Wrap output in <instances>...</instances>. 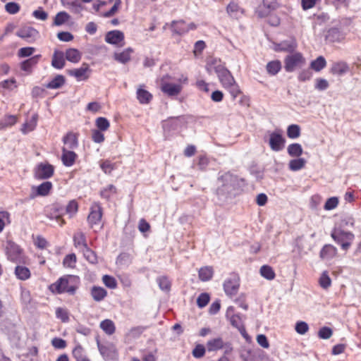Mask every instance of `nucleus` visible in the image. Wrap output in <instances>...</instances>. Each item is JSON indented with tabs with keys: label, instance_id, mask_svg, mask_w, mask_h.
<instances>
[{
	"label": "nucleus",
	"instance_id": "f257e3e1",
	"mask_svg": "<svg viewBox=\"0 0 361 361\" xmlns=\"http://www.w3.org/2000/svg\"><path fill=\"white\" fill-rule=\"evenodd\" d=\"M161 90L169 97L178 96L185 85L188 82L186 75L181 74L178 77L171 78L169 75H164L157 81Z\"/></svg>",
	"mask_w": 361,
	"mask_h": 361
},
{
	"label": "nucleus",
	"instance_id": "f03ea898",
	"mask_svg": "<svg viewBox=\"0 0 361 361\" xmlns=\"http://www.w3.org/2000/svg\"><path fill=\"white\" fill-rule=\"evenodd\" d=\"M207 71L209 73L214 72L224 88L231 85V83L235 81L231 72L219 59H211L207 62Z\"/></svg>",
	"mask_w": 361,
	"mask_h": 361
},
{
	"label": "nucleus",
	"instance_id": "7ed1b4c3",
	"mask_svg": "<svg viewBox=\"0 0 361 361\" xmlns=\"http://www.w3.org/2000/svg\"><path fill=\"white\" fill-rule=\"evenodd\" d=\"M78 279L73 276L61 278L49 286V290L54 293H68L73 294L78 286Z\"/></svg>",
	"mask_w": 361,
	"mask_h": 361
},
{
	"label": "nucleus",
	"instance_id": "20e7f679",
	"mask_svg": "<svg viewBox=\"0 0 361 361\" xmlns=\"http://www.w3.org/2000/svg\"><path fill=\"white\" fill-rule=\"evenodd\" d=\"M306 63V59L300 52H293L284 59V68L286 72L291 73L302 68Z\"/></svg>",
	"mask_w": 361,
	"mask_h": 361
},
{
	"label": "nucleus",
	"instance_id": "39448f33",
	"mask_svg": "<svg viewBox=\"0 0 361 361\" xmlns=\"http://www.w3.org/2000/svg\"><path fill=\"white\" fill-rule=\"evenodd\" d=\"M332 238L341 245L343 250H347L354 239V234L345 231L340 227H334L331 232Z\"/></svg>",
	"mask_w": 361,
	"mask_h": 361
},
{
	"label": "nucleus",
	"instance_id": "423d86ee",
	"mask_svg": "<svg viewBox=\"0 0 361 361\" xmlns=\"http://www.w3.org/2000/svg\"><path fill=\"white\" fill-rule=\"evenodd\" d=\"M97 347L100 355L104 361H118L119 354L116 345L111 342L101 343L97 342Z\"/></svg>",
	"mask_w": 361,
	"mask_h": 361
},
{
	"label": "nucleus",
	"instance_id": "0eeeda50",
	"mask_svg": "<svg viewBox=\"0 0 361 361\" xmlns=\"http://www.w3.org/2000/svg\"><path fill=\"white\" fill-rule=\"evenodd\" d=\"M53 189V184L50 181H44L38 185H33L30 189V196L34 199L37 197L48 196Z\"/></svg>",
	"mask_w": 361,
	"mask_h": 361
},
{
	"label": "nucleus",
	"instance_id": "6e6552de",
	"mask_svg": "<svg viewBox=\"0 0 361 361\" xmlns=\"http://www.w3.org/2000/svg\"><path fill=\"white\" fill-rule=\"evenodd\" d=\"M102 216V208L99 204H94L91 207L90 213L87 217L88 223L92 228H98L101 229L102 224H101Z\"/></svg>",
	"mask_w": 361,
	"mask_h": 361
},
{
	"label": "nucleus",
	"instance_id": "1a4fd4ad",
	"mask_svg": "<svg viewBox=\"0 0 361 361\" xmlns=\"http://www.w3.org/2000/svg\"><path fill=\"white\" fill-rule=\"evenodd\" d=\"M286 140L283 137L282 132L279 130L269 134V144L271 149L274 152H279L284 147Z\"/></svg>",
	"mask_w": 361,
	"mask_h": 361
},
{
	"label": "nucleus",
	"instance_id": "9d476101",
	"mask_svg": "<svg viewBox=\"0 0 361 361\" xmlns=\"http://www.w3.org/2000/svg\"><path fill=\"white\" fill-rule=\"evenodd\" d=\"M223 286L224 292L228 296L235 295L240 287L239 277L236 275L231 276L225 280Z\"/></svg>",
	"mask_w": 361,
	"mask_h": 361
},
{
	"label": "nucleus",
	"instance_id": "9b49d317",
	"mask_svg": "<svg viewBox=\"0 0 361 361\" xmlns=\"http://www.w3.org/2000/svg\"><path fill=\"white\" fill-rule=\"evenodd\" d=\"M54 166L48 163H40L37 165L34 171L35 177L37 179H47L54 174Z\"/></svg>",
	"mask_w": 361,
	"mask_h": 361
},
{
	"label": "nucleus",
	"instance_id": "f8f14e48",
	"mask_svg": "<svg viewBox=\"0 0 361 361\" xmlns=\"http://www.w3.org/2000/svg\"><path fill=\"white\" fill-rule=\"evenodd\" d=\"M172 30L178 35H183L190 30L197 29V25L192 22L186 23L183 20L174 21L171 24Z\"/></svg>",
	"mask_w": 361,
	"mask_h": 361
},
{
	"label": "nucleus",
	"instance_id": "ddd939ff",
	"mask_svg": "<svg viewBox=\"0 0 361 361\" xmlns=\"http://www.w3.org/2000/svg\"><path fill=\"white\" fill-rule=\"evenodd\" d=\"M105 41L115 46L123 47L125 44L124 34L120 30L109 31L105 35Z\"/></svg>",
	"mask_w": 361,
	"mask_h": 361
},
{
	"label": "nucleus",
	"instance_id": "4468645a",
	"mask_svg": "<svg viewBox=\"0 0 361 361\" xmlns=\"http://www.w3.org/2000/svg\"><path fill=\"white\" fill-rule=\"evenodd\" d=\"M16 35L30 42L35 41L39 37L38 31L30 26H23L18 30Z\"/></svg>",
	"mask_w": 361,
	"mask_h": 361
},
{
	"label": "nucleus",
	"instance_id": "2eb2a0df",
	"mask_svg": "<svg viewBox=\"0 0 361 361\" xmlns=\"http://www.w3.org/2000/svg\"><path fill=\"white\" fill-rule=\"evenodd\" d=\"M68 73L75 78L77 81H82L87 80L90 74V69L89 66L83 63L80 68H74L68 71Z\"/></svg>",
	"mask_w": 361,
	"mask_h": 361
},
{
	"label": "nucleus",
	"instance_id": "dca6fc26",
	"mask_svg": "<svg viewBox=\"0 0 361 361\" xmlns=\"http://www.w3.org/2000/svg\"><path fill=\"white\" fill-rule=\"evenodd\" d=\"M233 307H229L226 311V317L229 319L231 324L238 329L243 336L246 338L245 330L242 324L241 319L238 315L233 314Z\"/></svg>",
	"mask_w": 361,
	"mask_h": 361
},
{
	"label": "nucleus",
	"instance_id": "f3484780",
	"mask_svg": "<svg viewBox=\"0 0 361 361\" xmlns=\"http://www.w3.org/2000/svg\"><path fill=\"white\" fill-rule=\"evenodd\" d=\"M8 258L15 262L22 260L21 250L14 243H8L6 247Z\"/></svg>",
	"mask_w": 361,
	"mask_h": 361
},
{
	"label": "nucleus",
	"instance_id": "a211bd4d",
	"mask_svg": "<svg viewBox=\"0 0 361 361\" xmlns=\"http://www.w3.org/2000/svg\"><path fill=\"white\" fill-rule=\"evenodd\" d=\"M133 52L134 50L128 47L122 51H116L114 54V59L121 63H126L131 60Z\"/></svg>",
	"mask_w": 361,
	"mask_h": 361
},
{
	"label": "nucleus",
	"instance_id": "6ab92c4d",
	"mask_svg": "<svg viewBox=\"0 0 361 361\" xmlns=\"http://www.w3.org/2000/svg\"><path fill=\"white\" fill-rule=\"evenodd\" d=\"M349 71L348 65L343 61L335 62L331 65L330 73L336 76H342Z\"/></svg>",
	"mask_w": 361,
	"mask_h": 361
},
{
	"label": "nucleus",
	"instance_id": "aec40b11",
	"mask_svg": "<svg viewBox=\"0 0 361 361\" xmlns=\"http://www.w3.org/2000/svg\"><path fill=\"white\" fill-rule=\"evenodd\" d=\"M38 116L35 114L32 115L22 126L20 131L23 134H27L33 131L37 124Z\"/></svg>",
	"mask_w": 361,
	"mask_h": 361
},
{
	"label": "nucleus",
	"instance_id": "412c9836",
	"mask_svg": "<svg viewBox=\"0 0 361 361\" xmlns=\"http://www.w3.org/2000/svg\"><path fill=\"white\" fill-rule=\"evenodd\" d=\"M136 97L139 102L142 104H149L152 99V94L143 86H139L137 87Z\"/></svg>",
	"mask_w": 361,
	"mask_h": 361
},
{
	"label": "nucleus",
	"instance_id": "4be33fe9",
	"mask_svg": "<svg viewBox=\"0 0 361 361\" xmlns=\"http://www.w3.org/2000/svg\"><path fill=\"white\" fill-rule=\"evenodd\" d=\"M337 254V250L331 245H326L320 251L319 256L324 260H329L334 257Z\"/></svg>",
	"mask_w": 361,
	"mask_h": 361
},
{
	"label": "nucleus",
	"instance_id": "5701e85b",
	"mask_svg": "<svg viewBox=\"0 0 361 361\" xmlns=\"http://www.w3.org/2000/svg\"><path fill=\"white\" fill-rule=\"evenodd\" d=\"M100 329L108 336H111L116 332L115 323L109 319L102 320L99 324Z\"/></svg>",
	"mask_w": 361,
	"mask_h": 361
},
{
	"label": "nucleus",
	"instance_id": "b1692460",
	"mask_svg": "<svg viewBox=\"0 0 361 361\" xmlns=\"http://www.w3.org/2000/svg\"><path fill=\"white\" fill-rule=\"evenodd\" d=\"M62 151L63 154L61 159L63 164L66 166H71L73 165L77 157L76 154L73 151L68 150L66 147H63Z\"/></svg>",
	"mask_w": 361,
	"mask_h": 361
},
{
	"label": "nucleus",
	"instance_id": "393cba45",
	"mask_svg": "<svg viewBox=\"0 0 361 361\" xmlns=\"http://www.w3.org/2000/svg\"><path fill=\"white\" fill-rule=\"evenodd\" d=\"M63 143L68 149H75L78 147V135L74 133H67L63 139Z\"/></svg>",
	"mask_w": 361,
	"mask_h": 361
},
{
	"label": "nucleus",
	"instance_id": "a878e982",
	"mask_svg": "<svg viewBox=\"0 0 361 361\" xmlns=\"http://www.w3.org/2000/svg\"><path fill=\"white\" fill-rule=\"evenodd\" d=\"M90 293L94 300L97 302L102 301L107 295V291L100 286H93L91 288Z\"/></svg>",
	"mask_w": 361,
	"mask_h": 361
},
{
	"label": "nucleus",
	"instance_id": "bb28decb",
	"mask_svg": "<svg viewBox=\"0 0 361 361\" xmlns=\"http://www.w3.org/2000/svg\"><path fill=\"white\" fill-rule=\"evenodd\" d=\"M297 47V44L294 41L283 42L280 44H276L274 50L276 51H286L290 52L294 51Z\"/></svg>",
	"mask_w": 361,
	"mask_h": 361
},
{
	"label": "nucleus",
	"instance_id": "cd10ccee",
	"mask_svg": "<svg viewBox=\"0 0 361 361\" xmlns=\"http://www.w3.org/2000/svg\"><path fill=\"white\" fill-rule=\"evenodd\" d=\"M18 87L15 78H10L0 82V93H4L5 90L12 91Z\"/></svg>",
	"mask_w": 361,
	"mask_h": 361
},
{
	"label": "nucleus",
	"instance_id": "c85d7f7f",
	"mask_svg": "<svg viewBox=\"0 0 361 361\" xmlns=\"http://www.w3.org/2000/svg\"><path fill=\"white\" fill-rule=\"evenodd\" d=\"M16 276L21 281H25L30 279L31 274L28 268L24 266H17L15 269Z\"/></svg>",
	"mask_w": 361,
	"mask_h": 361
},
{
	"label": "nucleus",
	"instance_id": "c756f323",
	"mask_svg": "<svg viewBox=\"0 0 361 361\" xmlns=\"http://www.w3.org/2000/svg\"><path fill=\"white\" fill-rule=\"evenodd\" d=\"M214 275V269L212 267H203L199 270V279L202 281L212 279Z\"/></svg>",
	"mask_w": 361,
	"mask_h": 361
},
{
	"label": "nucleus",
	"instance_id": "7c9ffc66",
	"mask_svg": "<svg viewBox=\"0 0 361 361\" xmlns=\"http://www.w3.org/2000/svg\"><path fill=\"white\" fill-rule=\"evenodd\" d=\"M306 160L304 158L291 159L288 163V168L290 171H297L305 166Z\"/></svg>",
	"mask_w": 361,
	"mask_h": 361
},
{
	"label": "nucleus",
	"instance_id": "2f4dec72",
	"mask_svg": "<svg viewBox=\"0 0 361 361\" xmlns=\"http://www.w3.org/2000/svg\"><path fill=\"white\" fill-rule=\"evenodd\" d=\"M287 152L290 157H299L302 154L303 149L300 144L293 143L288 146Z\"/></svg>",
	"mask_w": 361,
	"mask_h": 361
},
{
	"label": "nucleus",
	"instance_id": "473e14b6",
	"mask_svg": "<svg viewBox=\"0 0 361 361\" xmlns=\"http://www.w3.org/2000/svg\"><path fill=\"white\" fill-rule=\"evenodd\" d=\"M51 64L56 68H62L65 64L63 54L61 51H56L53 55Z\"/></svg>",
	"mask_w": 361,
	"mask_h": 361
},
{
	"label": "nucleus",
	"instance_id": "72a5a7b5",
	"mask_svg": "<svg viewBox=\"0 0 361 361\" xmlns=\"http://www.w3.org/2000/svg\"><path fill=\"white\" fill-rule=\"evenodd\" d=\"M266 69L269 75H275L281 71V63L279 60L271 61L267 64Z\"/></svg>",
	"mask_w": 361,
	"mask_h": 361
},
{
	"label": "nucleus",
	"instance_id": "f704fd0d",
	"mask_svg": "<svg viewBox=\"0 0 361 361\" xmlns=\"http://www.w3.org/2000/svg\"><path fill=\"white\" fill-rule=\"evenodd\" d=\"M39 57L40 55H36L27 60L24 61L21 63V69L24 71L30 73L32 68L37 63Z\"/></svg>",
	"mask_w": 361,
	"mask_h": 361
},
{
	"label": "nucleus",
	"instance_id": "c9c22d12",
	"mask_svg": "<svg viewBox=\"0 0 361 361\" xmlns=\"http://www.w3.org/2000/svg\"><path fill=\"white\" fill-rule=\"evenodd\" d=\"M228 13L233 18H239L243 14V10L235 3H231L227 6Z\"/></svg>",
	"mask_w": 361,
	"mask_h": 361
},
{
	"label": "nucleus",
	"instance_id": "e433bc0d",
	"mask_svg": "<svg viewBox=\"0 0 361 361\" xmlns=\"http://www.w3.org/2000/svg\"><path fill=\"white\" fill-rule=\"evenodd\" d=\"M224 347V341L221 338H216L209 340L207 343V348L209 351H215Z\"/></svg>",
	"mask_w": 361,
	"mask_h": 361
},
{
	"label": "nucleus",
	"instance_id": "4c0bfd02",
	"mask_svg": "<svg viewBox=\"0 0 361 361\" xmlns=\"http://www.w3.org/2000/svg\"><path fill=\"white\" fill-rule=\"evenodd\" d=\"M66 58L72 63H78L81 59V53L76 49H69L66 52Z\"/></svg>",
	"mask_w": 361,
	"mask_h": 361
},
{
	"label": "nucleus",
	"instance_id": "58836bf2",
	"mask_svg": "<svg viewBox=\"0 0 361 361\" xmlns=\"http://www.w3.org/2000/svg\"><path fill=\"white\" fill-rule=\"evenodd\" d=\"M62 5L75 12H79L82 9V6L78 0H61Z\"/></svg>",
	"mask_w": 361,
	"mask_h": 361
},
{
	"label": "nucleus",
	"instance_id": "ea45409f",
	"mask_svg": "<svg viewBox=\"0 0 361 361\" xmlns=\"http://www.w3.org/2000/svg\"><path fill=\"white\" fill-rule=\"evenodd\" d=\"M65 83V78L61 75H58L54 78L46 87L49 89H58L62 87Z\"/></svg>",
	"mask_w": 361,
	"mask_h": 361
},
{
	"label": "nucleus",
	"instance_id": "a19ab883",
	"mask_svg": "<svg viewBox=\"0 0 361 361\" xmlns=\"http://www.w3.org/2000/svg\"><path fill=\"white\" fill-rule=\"evenodd\" d=\"M355 224V219L352 215L343 216L339 221H338L335 227H340L343 229V227L350 226L353 227Z\"/></svg>",
	"mask_w": 361,
	"mask_h": 361
},
{
	"label": "nucleus",
	"instance_id": "79ce46f5",
	"mask_svg": "<svg viewBox=\"0 0 361 361\" xmlns=\"http://www.w3.org/2000/svg\"><path fill=\"white\" fill-rule=\"evenodd\" d=\"M11 222V214L7 211H0V233Z\"/></svg>",
	"mask_w": 361,
	"mask_h": 361
},
{
	"label": "nucleus",
	"instance_id": "37998d69",
	"mask_svg": "<svg viewBox=\"0 0 361 361\" xmlns=\"http://www.w3.org/2000/svg\"><path fill=\"white\" fill-rule=\"evenodd\" d=\"M326 65V61L323 56H319L310 63V68L314 71L319 72Z\"/></svg>",
	"mask_w": 361,
	"mask_h": 361
},
{
	"label": "nucleus",
	"instance_id": "c03bdc74",
	"mask_svg": "<svg viewBox=\"0 0 361 361\" xmlns=\"http://www.w3.org/2000/svg\"><path fill=\"white\" fill-rule=\"evenodd\" d=\"M73 240L75 247L80 248H85L87 247L85 242V236L83 233L78 231L77 232L73 237Z\"/></svg>",
	"mask_w": 361,
	"mask_h": 361
},
{
	"label": "nucleus",
	"instance_id": "a18cd8bd",
	"mask_svg": "<svg viewBox=\"0 0 361 361\" xmlns=\"http://www.w3.org/2000/svg\"><path fill=\"white\" fill-rule=\"evenodd\" d=\"M70 18V16L65 11L58 13L54 20V25L60 26L66 23Z\"/></svg>",
	"mask_w": 361,
	"mask_h": 361
},
{
	"label": "nucleus",
	"instance_id": "49530a36",
	"mask_svg": "<svg viewBox=\"0 0 361 361\" xmlns=\"http://www.w3.org/2000/svg\"><path fill=\"white\" fill-rule=\"evenodd\" d=\"M287 135L290 139H296L300 135V128L298 125L292 124L287 128Z\"/></svg>",
	"mask_w": 361,
	"mask_h": 361
},
{
	"label": "nucleus",
	"instance_id": "de8ad7c7",
	"mask_svg": "<svg viewBox=\"0 0 361 361\" xmlns=\"http://www.w3.org/2000/svg\"><path fill=\"white\" fill-rule=\"evenodd\" d=\"M95 125L97 128V130L100 131H106L110 127L109 121L104 117H98L95 120Z\"/></svg>",
	"mask_w": 361,
	"mask_h": 361
},
{
	"label": "nucleus",
	"instance_id": "09e8293b",
	"mask_svg": "<svg viewBox=\"0 0 361 361\" xmlns=\"http://www.w3.org/2000/svg\"><path fill=\"white\" fill-rule=\"evenodd\" d=\"M260 274L262 276L267 280H272L275 277V273L273 269L267 265H264L260 268Z\"/></svg>",
	"mask_w": 361,
	"mask_h": 361
},
{
	"label": "nucleus",
	"instance_id": "8fccbe9b",
	"mask_svg": "<svg viewBox=\"0 0 361 361\" xmlns=\"http://www.w3.org/2000/svg\"><path fill=\"white\" fill-rule=\"evenodd\" d=\"M18 121L16 116L8 115L6 116L0 122V127L2 128L13 126Z\"/></svg>",
	"mask_w": 361,
	"mask_h": 361
},
{
	"label": "nucleus",
	"instance_id": "3c124183",
	"mask_svg": "<svg viewBox=\"0 0 361 361\" xmlns=\"http://www.w3.org/2000/svg\"><path fill=\"white\" fill-rule=\"evenodd\" d=\"M339 204V199L337 197H331L326 200L324 209L326 211H330L336 209Z\"/></svg>",
	"mask_w": 361,
	"mask_h": 361
},
{
	"label": "nucleus",
	"instance_id": "603ef678",
	"mask_svg": "<svg viewBox=\"0 0 361 361\" xmlns=\"http://www.w3.org/2000/svg\"><path fill=\"white\" fill-rule=\"evenodd\" d=\"M319 283L323 288H328L331 284V280L326 271H323L319 277Z\"/></svg>",
	"mask_w": 361,
	"mask_h": 361
},
{
	"label": "nucleus",
	"instance_id": "864d4df0",
	"mask_svg": "<svg viewBox=\"0 0 361 361\" xmlns=\"http://www.w3.org/2000/svg\"><path fill=\"white\" fill-rule=\"evenodd\" d=\"M72 354L76 361H81L87 358L85 355L84 349L80 345L75 346L73 350Z\"/></svg>",
	"mask_w": 361,
	"mask_h": 361
},
{
	"label": "nucleus",
	"instance_id": "5fc2aeb1",
	"mask_svg": "<svg viewBox=\"0 0 361 361\" xmlns=\"http://www.w3.org/2000/svg\"><path fill=\"white\" fill-rule=\"evenodd\" d=\"M295 331L300 335H305L309 331V325L303 321L297 322L295 326Z\"/></svg>",
	"mask_w": 361,
	"mask_h": 361
},
{
	"label": "nucleus",
	"instance_id": "6e6d98bb",
	"mask_svg": "<svg viewBox=\"0 0 361 361\" xmlns=\"http://www.w3.org/2000/svg\"><path fill=\"white\" fill-rule=\"evenodd\" d=\"M329 83L327 80L322 78H318L314 82V88L319 91H324L328 89Z\"/></svg>",
	"mask_w": 361,
	"mask_h": 361
},
{
	"label": "nucleus",
	"instance_id": "4d7b16f0",
	"mask_svg": "<svg viewBox=\"0 0 361 361\" xmlns=\"http://www.w3.org/2000/svg\"><path fill=\"white\" fill-rule=\"evenodd\" d=\"M56 316L62 322H68L69 320L68 310L62 307H57L56 309Z\"/></svg>",
	"mask_w": 361,
	"mask_h": 361
},
{
	"label": "nucleus",
	"instance_id": "13d9d810",
	"mask_svg": "<svg viewBox=\"0 0 361 361\" xmlns=\"http://www.w3.org/2000/svg\"><path fill=\"white\" fill-rule=\"evenodd\" d=\"M102 108V104L98 102H91L87 104L85 110L92 114L99 113Z\"/></svg>",
	"mask_w": 361,
	"mask_h": 361
},
{
	"label": "nucleus",
	"instance_id": "bf43d9fd",
	"mask_svg": "<svg viewBox=\"0 0 361 361\" xmlns=\"http://www.w3.org/2000/svg\"><path fill=\"white\" fill-rule=\"evenodd\" d=\"M76 263V256L75 254H69L66 255L63 259V264L65 267L73 268Z\"/></svg>",
	"mask_w": 361,
	"mask_h": 361
},
{
	"label": "nucleus",
	"instance_id": "052dcab7",
	"mask_svg": "<svg viewBox=\"0 0 361 361\" xmlns=\"http://www.w3.org/2000/svg\"><path fill=\"white\" fill-rule=\"evenodd\" d=\"M102 281L107 288L114 289L117 286V282L113 276L104 275L102 277Z\"/></svg>",
	"mask_w": 361,
	"mask_h": 361
},
{
	"label": "nucleus",
	"instance_id": "680f3d73",
	"mask_svg": "<svg viewBox=\"0 0 361 361\" xmlns=\"http://www.w3.org/2000/svg\"><path fill=\"white\" fill-rule=\"evenodd\" d=\"M20 300L22 303L27 305L30 303L32 300L30 291L26 288H21L20 291Z\"/></svg>",
	"mask_w": 361,
	"mask_h": 361
},
{
	"label": "nucleus",
	"instance_id": "e2e57ef3",
	"mask_svg": "<svg viewBox=\"0 0 361 361\" xmlns=\"http://www.w3.org/2000/svg\"><path fill=\"white\" fill-rule=\"evenodd\" d=\"M226 89L229 91L233 99H235L241 93L240 89L235 81L226 87Z\"/></svg>",
	"mask_w": 361,
	"mask_h": 361
},
{
	"label": "nucleus",
	"instance_id": "0e129e2a",
	"mask_svg": "<svg viewBox=\"0 0 361 361\" xmlns=\"http://www.w3.org/2000/svg\"><path fill=\"white\" fill-rule=\"evenodd\" d=\"M78 209V204L75 200L70 201L66 207V212L70 215V216L75 215L77 213Z\"/></svg>",
	"mask_w": 361,
	"mask_h": 361
},
{
	"label": "nucleus",
	"instance_id": "69168bd1",
	"mask_svg": "<svg viewBox=\"0 0 361 361\" xmlns=\"http://www.w3.org/2000/svg\"><path fill=\"white\" fill-rule=\"evenodd\" d=\"M209 299L210 297L209 294L205 293H201L197 299V305L200 308L205 307L208 304Z\"/></svg>",
	"mask_w": 361,
	"mask_h": 361
},
{
	"label": "nucleus",
	"instance_id": "338daca9",
	"mask_svg": "<svg viewBox=\"0 0 361 361\" xmlns=\"http://www.w3.org/2000/svg\"><path fill=\"white\" fill-rule=\"evenodd\" d=\"M271 11L264 6L262 4L257 8L256 11V15L258 18H263L267 17Z\"/></svg>",
	"mask_w": 361,
	"mask_h": 361
},
{
	"label": "nucleus",
	"instance_id": "774afa93",
	"mask_svg": "<svg viewBox=\"0 0 361 361\" xmlns=\"http://www.w3.org/2000/svg\"><path fill=\"white\" fill-rule=\"evenodd\" d=\"M32 16L38 20H46L48 18V13L43 10L42 8L39 7L37 10L34 11Z\"/></svg>",
	"mask_w": 361,
	"mask_h": 361
}]
</instances>
